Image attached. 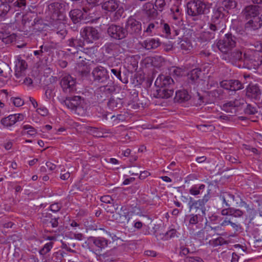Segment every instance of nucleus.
Wrapping results in <instances>:
<instances>
[{
	"label": "nucleus",
	"mask_w": 262,
	"mask_h": 262,
	"mask_svg": "<svg viewBox=\"0 0 262 262\" xmlns=\"http://www.w3.org/2000/svg\"><path fill=\"white\" fill-rule=\"evenodd\" d=\"M90 68L86 63H79L78 64V71L82 76H86L90 72Z\"/></svg>",
	"instance_id": "38"
},
{
	"label": "nucleus",
	"mask_w": 262,
	"mask_h": 262,
	"mask_svg": "<svg viewBox=\"0 0 262 262\" xmlns=\"http://www.w3.org/2000/svg\"><path fill=\"white\" fill-rule=\"evenodd\" d=\"M199 215L198 214H191L189 215V226H193L196 225L199 222Z\"/></svg>",
	"instance_id": "49"
},
{
	"label": "nucleus",
	"mask_w": 262,
	"mask_h": 262,
	"mask_svg": "<svg viewBox=\"0 0 262 262\" xmlns=\"http://www.w3.org/2000/svg\"><path fill=\"white\" fill-rule=\"evenodd\" d=\"M170 74L177 77L181 76L183 74V71L182 69L178 67H173L170 69Z\"/></svg>",
	"instance_id": "51"
},
{
	"label": "nucleus",
	"mask_w": 262,
	"mask_h": 262,
	"mask_svg": "<svg viewBox=\"0 0 262 262\" xmlns=\"http://www.w3.org/2000/svg\"><path fill=\"white\" fill-rule=\"evenodd\" d=\"M111 72L116 78L121 80V71L119 68H111Z\"/></svg>",
	"instance_id": "58"
},
{
	"label": "nucleus",
	"mask_w": 262,
	"mask_h": 262,
	"mask_svg": "<svg viewBox=\"0 0 262 262\" xmlns=\"http://www.w3.org/2000/svg\"><path fill=\"white\" fill-rule=\"evenodd\" d=\"M231 91H238L244 88L243 84L238 80H231Z\"/></svg>",
	"instance_id": "42"
},
{
	"label": "nucleus",
	"mask_w": 262,
	"mask_h": 262,
	"mask_svg": "<svg viewBox=\"0 0 262 262\" xmlns=\"http://www.w3.org/2000/svg\"><path fill=\"white\" fill-rule=\"evenodd\" d=\"M222 58L239 68L242 67L244 61V56H243L242 51L239 50L224 53Z\"/></svg>",
	"instance_id": "8"
},
{
	"label": "nucleus",
	"mask_w": 262,
	"mask_h": 262,
	"mask_svg": "<svg viewBox=\"0 0 262 262\" xmlns=\"http://www.w3.org/2000/svg\"><path fill=\"white\" fill-rule=\"evenodd\" d=\"M201 71L199 69H194L191 70L187 75L189 82L195 83L199 79Z\"/></svg>",
	"instance_id": "34"
},
{
	"label": "nucleus",
	"mask_w": 262,
	"mask_h": 262,
	"mask_svg": "<svg viewBox=\"0 0 262 262\" xmlns=\"http://www.w3.org/2000/svg\"><path fill=\"white\" fill-rule=\"evenodd\" d=\"M65 252L62 250H59L54 252L50 258L51 262H62Z\"/></svg>",
	"instance_id": "36"
},
{
	"label": "nucleus",
	"mask_w": 262,
	"mask_h": 262,
	"mask_svg": "<svg viewBox=\"0 0 262 262\" xmlns=\"http://www.w3.org/2000/svg\"><path fill=\"white\" fill-rule=\"evenodd\" d=\"M23 128L25 130H28L27 134L31 136H34L37 134L35 129L30 125H25Z\"/></svg>",
	"instance_id": "52"
},
{
	"label": "nucleus",
	"mask_w": 262,
	"mask_h": 262,
	"mask_svg": "<svg viewBox=\"0 0 262 262\" xmlns=\"http://www.w3.org/2000/svg\"><path fill=\"white\" fill-rule=\"evenodd\" d=\"M205 186L204 184H201L198 187L196 186H193L189 190V193L193 195H196L202 193L203 190L205 189Z\"/></svg>",
	"instance_id": "40"
},
{
	"label": "nucleus",
	"mask_w": 262,
	"mask_h": 262,
	"mask_svg": "<svg viewBox=\"0 0 262 262\" xmlns=\"http://www.w3.org/2000/svg\"><path fill=\"white\" fill-rule=\"evenodd\" d=\"M53 245V243L52 242H50L47 244H46L43 247L41 248L39 251V253L41 255H45L47 253H48L51 249L52 248Z\"/></svg>",
	"instance_id": "47"
},
{
	"label": "nucleus",
	"mask_w": 262,
	"mask_h": 262,
	"mask_svg": "<svg viewBox=\"0 0 262 262\" xmlns=\"http://www.w3.org/2000/svg\"><path fill=\"white\" fill-rule=\"evenodd\" d=\"M69 15L74 24L79 22L83 18V13L80 9H74L69 13Z\"/></svg>",
	"instance_id": "33"
},
{
	"label": "nucleus",
	"mask_w": 262,
	"mask_h": 262,
	"mask_svg": "<svg viewBox=\"0 0 262 262\" xmlns=\"http://www.w3.org/2000/svg\"><path fill=\"white\" fill-rule=\"evenodd\" d=\"M24 119V115L23 114H15L2 118L1 123L5 127H9L14 125L17 122L21 121Z\"/></svg>",
	"instance_id": "18"
},
{
	"label": "nucleus",
	"mask_w": 262,
	"mask_h": 262,
	"mask_svg": "<svg viewBox=\"0 0 262 262\" xmlns=\"http://www.w3.org/2000/svg\"><path fill=\"white\" fill-rule=\"evenodd\" d=\"M113 206L115 212H114V210H111V209H106L107 212H110L113 213L112 217L113 220L118 223L124 224L126 222L128 224L132 219V217L129 215V212L128 211H125L123 207H121L120 209L118 210V206L117 205L116 206L113 205Z\"/></svg>",
	"instance_id": "6"
},
{
	"label": "nucleus",
	"mask_w": 262,
	"mask_h": 262,
	"mask_svg": "<svg viewBox=\"0 0 262 262\" xmlns=\"http://www.w3.org/2000/svg\"><path fill=\"white\" fill-rule=\"evenodd\" d=\"M262 26V20L259 17H255L245 24V29L248 31L259 29Z\"/></svg>",
	"instance_id": "25"
},
{
	"label": "nucleus",
	"mask_w": 262,
	"mask_h": 262,
	"mask_svg": "<svg viewBox=\"0 0 262 262\" xmlns=\"http://www.w3.org/2000/svg\"><path fill=\"white\" fill-rule=\"evenodd\" d=\"M184 198L185 199L188 200V206L189 212H194L199 215H206L207 208H208L207 203L210 198L209 192L205 194L202 199L198 200H194L192 197Z\"/></svg>",
	"instance_id": "2"
},
{
	"label": "nucleus",
	"mask_w": 262,
	"mask_h": 262,
	"mask_svg": "<svg viewBox=\"0 0 262 262\" xmlns=\"http://www.w3.org/2000/svg\"><path fill=\"white\" fill-rule=\"evenodd\" d=\"M194 99L195 101H197V105H201L204 102V97L200 95V94L197 92L196 95L194 96Z\"/></svg>",
	"instance_id": "61"
},
{
	"label": "nucleus",
	"mask_w": 262,
	"mask_h": 262,
	"mask_svg": "<svg viewBox=\"0 0 262 262\" xmlns=\"http://www.w3.org/2000/svg\"><path fill=\"white\" fill-rule=\"evenodd\" d=\"M237 206L238 207H244L248 214L250 221H252L257 215V211L252 206L247 204L243 199H240L239 202H236Z\"/></svg>",
	"instance_id": "26"
},
{
	"label": "nucleus",
	"mask_w": 262,
	"mask_h": 262,
	"mask_svg": "<svg viewBox=\"0 0 262 262\" xmlns=\"http://www.w3.org/2000/svg\"><path fill=\"white\" fill-rule=\"evenodd\" d=\"M224 8L220 7H214L213 9L211 21L219 23L225 24Z\"/></svg>",
	"instance_id": "24"
},
{
	"label": "nucleus",
	"mask_w": 262,
	"mask_h": 262,
	"mask_svg": "<svg viewBox=\"0 0 262 262\" xmlns=\"http://www.w3.org/2000/svg\"><path fill=\"white\" fill-rule=\"evenodd\" d=\"M11 70L9 66L6 63H0V78H9L11 75Z\"/></svg>",
	"instance_id": "32"
},
{
	"label": "nucleus",
	"mask_w": 262,
	"mask_h": 262,
	"mask_svg": "<svg viewBox=\"0 0 262 262\" xmlns=\"http://www.w3.org/2000/svg\"><path fill=\"white\" fill-rule=\"evenodd\" d=\"M165 0H156L154 3L155 9L157 10L158 15L159 12H162L166 7Z\"/></svg>",
	"instance_id": "39"
},
{
	"label": "nucleus",
	"mask_w": 262,
	"mask_h": 262,
	"mask_svg": "<svg viewBox=\"0 0 262 262\" xmlns=\"http://www.w3.org/2000/svg\"><path fill=\"white\" fill-rule=\"evenodd\" d=\"M50 208L52 212H56L60 209L61 206L58 203H54L50 205Z\"/></svg>",
	"instance_id": "62"
},
{
	"label": "nucleus",
	"mask_w": 262,
	"mask_h": 262,
	"mask_svg": "<svg viewBox=\"0 0 262 262\" xmlns=\"http://www.w3.org/2000/svg\"><path fill=\"white\" fill-rule=\"evenodd\" d=\"M245 103V100L241 98H235L225 103L222 106V109L224 111L231 114L230 116L235 114L238 111V107L243 105Z\"/></svg>",
	"instance_id": "13"
},
{
	"label": "nucleus",
	"mask_w": 262,
	"mask_h": 262,
	"mask_svg": "<svg viewBox=\"0 0 262 262\" xmlns=\"http://www.w3.org/2000/svg\"><path fill=\"white\" fill-rule=\"evenodd\" d=\"M84 43L81 35L79 37H71L67 40V50L72 54H78L79 48H82L84 46Z\"/></svg>",
	"instance_id": "15"
},
{
	"label": "nucleus",
	"mask_w": 262,
	"mask_h": 262,
	"mask_svg": "<svg viewBox=\"0 0 262 262\" xmlns=\"http://www.w3.org/2000/svg\"><path fill=\"white\" fill-rule=\"evenodd\" d=\"M237 3L235 0H224L222 2V7L224 8V11L226 10L229 11L235 8Z\"/></svg>",
	"instance_id": "35"
},
{
	"label": "nucleus",
	"mask_w": 262,
	"mask_h": 262,
	"mask_svg": "<svg viewBox=\"0 0 262 262\" xmlns=\"http://www.w3.org/2000/svg\"><path fill=\"white\" fill-rule=\"evenodd\" d=\"M209 29L212 31L211 33V38H214L215 37L214 35L215 33H219V32H222L225 29L226 25L225 24L216 23L213 21H210V22L208 24Z\"/></svg>",
	"instance_id": "28"
},
{
	"label": "nucleus",
	"mask_w": 262,
	"mask_h": 262,
	"mask_svg": "<svg viewBox=\"0 0 262 262\" xmlns=\"http://www.w3.org/2000/svg\"><path fill=\"white\" fill-rule=\"evenodd\" d=\"M244 214V211L235 208H231V216L235 218H241L243 216Z\"/></svg>",
	"instance_id": "44"
},
{
	"label": "nucleus",
	"mask_w": 262,
	"mask_h": 262,
	"mask_svg": "<svg viewBox=\"0 0 262 262\" xmlns=\"http://www.w3.org/2000/svg\"><path fill=\"white\" fill-rule=\"evenodd\" d=\"M2 40L3 42H4V43H5L6 44H9L13 41L14 37L12 35H9L6 37H4L3 36Z\"/></svg>",
	"instance_id": "64"
},
{
	"label": "nucleus",
	"mask_w": 262,
	"mask_h": 262,
	"mask_svg": "<svg viewBox=\"0 0 262 262\" xmlns=\"http://www.w3.org/2000/svg\"><path fill=\"white\" fill-rule=\"evenodd\" d=\"M60 7H61V4L58 3H54L49 5V8L51 11H54L55 15H58L60 12L59 11Z\"/></svg>",
	"instance_id": "48"
},
{
	"label": "nucleus",
	"mask_w": 262,
	"mask_h": 262,
	"mask_svg": "<svg viewBox=\"0 0 262 262\" xmlns=\"http://www.w3.org/2000/svg\"><path fill=\"white\" fill-rule=\"evenodd\" d=\"M211 6V4L201 0H191L187 4V12L190 16H198L208 13Z\"/></svg>",
	"instance_id": "3"
},
{
	"label": "nucleus",
	"mask_w": 262,
	"mask_h": 262,
	"mask_svg": "<svg viewBox=\"0 0 262 262\" xmlns=\"http://www.w3.org/2000/svg\"><path fill=\"white\" fill-rule=\"evenodd\" d=\"M80 35L84 42L92 43L99 38L100 34L98 30L92 27H85L80 31Z\"/></svg>",
	"instance_id": "11"
},
{
	"label": "nucleus",
	"mask_w": 262,
	"mask_h": 262,
	"mask_svg": "<svg viewBox=\"0 0 262 262\" xmlns=\"http://www.w3.org/2000/svg\"><path fill=\"white\" fill-rule=\"evenodd\" d=\"M190 95L186 90H179L176 92L174 100L177 102L181 103L188 101L190 99Z\"/></svg>",
	"instance_id": "31"
},
{
	"label": "nucleus",
	"mask_w": 262,
	"mask_h": 262,
	"mask_svg": "<svg viewBox=\"0 0 262 262\" xmlns=\"http://www.w3.org/2000/svg\"><path fill=\"white\" fill-rule=\"evenodd\" d=\"M219 198L222 202L223 207H230V203L234 201L238 202L237 199H241L238 195L235 196L232 193L228 192H221Z\"/></svg>",
	"instance_id": "21"
},
{
	"label": "nucleus",
	"mask_w": 262,
	"mask_h": 262,
	"mask_svg": "<svg viewBox=\"0 0 262 262\" xmlns=\"http://www.w3.org/2000/svg\"><path fill=\"white\" fill-rule=\"evenodd\" d=\"M82 101L83 100L81 99V97L75 96L73 97L66 98V100L63 101V103L68 108L79 114L80 111L82 110Z\"/></svg>",
	"instance_id": "14"
},
{
	"label": "nucleus",
	"mask_w": 262,
	"mask_h": 262,
	"mask_svg": "<svg viewBox=\"0 0 262 262\" xmlns=\"http://www.w3.org/2000/svg\"><path fill=\"white\" fill-rule=\"evenodd\" d=\"M51 217L52 214L48 212H43L40 214L39 216V218L40 219L41 223L46 227L47 226V224L49 223V221Z\"/></svg>",
	"instance_id": "41"
},
{
	"label": "nucleus",
	"mask_w": 262,
	"mask_h": 262,
	"mask_svg": "<svg viewBox=\"0 0 262 262\" xmlns=\"http://www.w3.org/2000/svg\"><path fill=\"white\" fill-rule=\"evenodd\" d=\"M107 33L111 39L114 40H121L127 37L125 27L116 24L108 26Z\"/></svg>",
	"instance_id": "7"
},
{
	"label": "nucleus",
	"mask_w": 262,
	"mask_h": 262,
	"mask_svg": "<svg viewBox=\"0 0 262 262\" xmlns=\"http://www.w3.org/2000/svg\"><path fill=\"white\" fill-rule=\"evenodd\" d=\"M220 85L224 89L231 91V80L223 81L220 83Z\"/></svg>",
	"instance_id": "59"
},
{
	"label": "nucleus",
	"mask_w": 262,
	"mask_h": 262,
	"mask_svg": "<svg viewBox=\"0 0 262 262\" xmlns=\"http://www.w3.org/2000/svg\"><path fill=\"white\" fill-rule=\"evenodd\" d=\"M60 220V217L57 216H53L52 214V217L49 221V223L47 224V227H51L52 228H57L59 225V220Z\"/></svg>",
	"instance_id": "46"
},
{
	"label": "nucleus",
	"mask_w": 262,
	"mask_h": 262,
	"mask_svg": "<svg viewBox=\"0 0 262 262\" xmlns=\"http://www.w3.org/2000/svg\"><path fill=\"white\" fill-rule=\"evenodd\" d=\"M122 103L123 101L122 99L113 96L109 99L107 105L110 109L113 110L120 108L122 105Z\"/></svg>",
	"instance_id": "29"
},
{
	"label": "nucleus",
	"mask_w": 262,
	"mask_h": 262,
	"mask_svg": "<svg viewBox=\"0 0 262 262\" xmlns=\"http://www.w3.org/2000/svg\"><path fill=\"white\" fill-rule=\"evenodd\" d=\"M157 25L158 23L155 24L154 23H151L149 24L146 29L144 30V32L146 33L148 35H150L156 29V26Z\"/></svg>",
	"instance_id": "53"
},
{
	"label": "nucleus",
	"mask_w": 262,
	"mask_h": 262,
	"mask_svg": "<svg viewBox=\"0 0 262 262\" xmlns=\"http://www.w3.org/2000/svg\"><path fill=\"white\" fill-rule=\"evenodd\" d=\"M141 47L146 50H150L157 48L160 45L158 39L149 38L139 43Z\"/></svg>",
	"instance_id": "27"
},
{
	"label": "nucleus",
	"mask_w": 262,
	"mask_h": 262,
	"mask_svg": "<svg viewBox=\"0 0 262 262\" xmlns=\"http://www.w3.org/2000/svg\"><path fill=\"white\" fill-rule=\"evenodd\" d=\"M245 114L248 115H254L257 113V108L255 106L248 104L244 109Z\"/></svg>",
	"instance_id": "43"
},
{
	"label": "nucleus",
	"mask_w": 262,
	"mask_h": 262,
	"mask_svg": "<svg viewBox=\"0 0 262 262\" xmlns=\"http://www.w3.org/2000/svg\"><path fill=\"white\" fill-rule=\"evenodd\" d=\"M116 45L113 43L106 44L104 46V50L106 53L111 54L113 50L115 48Z\"/></svg>",
	"instance_id": "55"
},
{
	"label": "nucleus",
	"mask_w": 262,
	"mask_h": 262,
	"mask_svg": "<svg viewBox=\"0 0 262 262\" xmlns=\"http://www.w3.org/2000/svg\"><path fill=\"white\" fill-rule=\"evenodd\" d=\"M90 239L95 246L101 249H104L111 243V241L103 237H91Z\"/></svg>",
	"instance_id": "30"
},
{
	"label": "nucleus",
	"mask_w": 262,
	"mask_h": 262,
	"mask_svg": "<svg viewBox=\"0 0 262 262\" xmlns=\"http://www.w3.org/2000/svg\"><path fill=\"white\" fill-rule=\"evenodd\" d=\"M10 10V6L9 4L2 3L0 5V17L5 16Z\"/></svg>",
	"instance_id": "45"
},
{
	"label": "nucleus",
	"mask_w": 262,
	"mask_h": 262,
	"mask_svg": "<svg viewBox=\"0 0 262 262\" xmlns=\"http://www.w3.org/2000/svg\"><path fill=\"white\" fill-rule=\"evenodd\" d=\"M236 44V37L231 33H227L222 39L219 40L217 46L220 51L225 53L234 48Z\"/></svg>",
	"instance_id": "5"
},
{
	"label": "nucleus",
	"mask_w": 262,
	"mask_h": 262,
	"mask_svg": "<svg viewBox=\"0 0 262 262\" xmlns=\"http://www.w3.org/2000/svg\"><path fill=\"white\" fill-rule=\"evenodd\" d=\"M115 90V86L112 82H108L106 85L99 87L96 91L97 100L100 102H103L111 95Z\"/></svg>",
	"instance_id": "9"
},
{
	"label": "nucleus",
	"mask_w": 262,
	"mask_h": 262,
	"mask_svg": "<svg viewBox=\"0 0 262 262\" xmlns=\"http://www.w3.org/2000/svg\"><path fill=\"white\" fill-rule=\"evenodd\" d=\"M119 3L116 0H108L104 2L102 4V8L108 12H114V20H117L122 16L124 11L122 8H119Z\"/></svg>",
	"instance_id": "10"
},
{
	"label": "nucleus",
	"mask_w": 262,
	"mask_h": 262,
	"mask_svg": "<svg viewBox=\"0 0 262 262\" xmlns=\"http://www.w3.org/2000/svg\"><path fill=\"white\" fill-rule=\"evenodd\" d=\"M163 61V58L159 56H156L154 57L152 59V63L154 66L159 67L160 66V63Z\"/></svg>",
	"instance_id": "54"
},
{
	"label": "nucleus",
	"mask_w": 262,
	"mask_h": 262,
	"mask_svg": "<svg viewBox=\"0 0 262 262\" xmlns=\"http://www.w3.org/2000/svg\"><path fill=\"white\" fill-rule=\"evenodd\" d=\"M60 85L64 93H72L76 90V79L69 75H66L62 78Z\"/></svg>",
	"instance_id": "16"
},
{
	"label": "nucleus",
	"mask_w": 262,
	"mask_h": 262,
	"mask_svg": "<svg viewBox=\"0 0 262 262\" xmlns=\"http://www.w3.org/2000/svg\"><path fill=\"white\" fill-rule=\"evenodd\" d=\"M92 74L95 81L100 83H104L106 82L108 78V72L102 67H97L93 72Z\"/></svg>",
	"instance_id": "17"
},
{
	"label": "nucleus",
	"mask_w": 262,
	"mask_h": 262,
	"mask_svg": "<svg viewBox=\"0 0 262 262\" xmlns=\"http://www.w3.org/2000/svg\"><path fill=\"white\" fill-rule=\"evenodd\" d=\"M261 92L258 85H249L246 89V96L254 100H259Z\"/></svg>",
	"instance_id": "20"
},
{
	"label": "nucleus",
	"mask_w": 262,
	"mask_h": 262,
	"mask_svg": "<svg viewBox=\"0 0 262 262\" xmlns=\"http://www.w3.org/2000/svg\"><path fill=\"white\" fill-rule=\"evenodd\" d=\"M185 262H204V261H203V259L200 257L187 256L185 259Z\"/></svg>",
	"instance_id": "56"
},
{
	"label": "nucleus",
	"mask_w": 262,
	"mask_h": 262,
	"mask_svg": "<svg viewBox=\"0 0 262 262\" xmlns=\"http://www.w3.org/2000/svg\"><path fill=\"white\" fill-rule=\"evenodd\" d=\"M142 13L148 17L155 18L158 16L154 4L151 2L144 3L142 7Z\"/></svg>",
	"instance_id": "23"
},
{
	"label": "nucleus",
	"mask_w": 262,
	"mask_h": 262,
	"mask_svg": "<svg viewBox=\"0 0 262 262\" xmlns=\"http://www.w3.org/2000/svg\"><path fill=\"white\" fill-rule=\"evenodd\" d=\"M176 233L177 231L176 229H172L169 230L165 233V238L167 239L174 237L176 235Z\"/></svg>",
	"instance_id": "60"
},
{
	"label": "nucleus",
	"mask_w": 262,
	"mask_h": 262,
	"mask_svg": "<svg viewBox=\"0 0 262 262\" xmlns=\"http://www.w3.org/2000/svg\"><path fill=\"white\" fill-rule=\"evenodd\" d=\"M178 44L183 52L190 51L192 48L190 41L186 39H181Z\"/></svg>",
	"instance_id": "37"
},
{
	"label": "nucleus",
	"mask_w": 262,
	"mask_h": 262,
	"mask_svg": "<svg viewBox=\"0 0 262 262\" xmlns=\"http://www.w3.org/2000/svg\"><path fill=\"white\" fill-rule=\"evenodd\" d=\"M26 0H17L14 3V6L18 8H23L26 6Z\"/></svg>",
	"instance_id": "63"
},
{
	"label": "nucleus",
	"mask_w": 262,
	"mask_h": 262,
	"mask_svg": "<svg viewBox=\"0 0 262 262\" xmlns=\"http://www.w3.org/2000/svg\"><path fill=\"white\" fill-rule=\"evenodd\" d=\"M28 65L26 61L18 58L17 59L15 64V76L17 78L24 77L26 75L25 72L27 68Z\"/></svg>",
	"instance_id": "22"
},
{
	"label": "nucleus",
	"mask_w": 262,
	"mask_h": 262,
	"mask_svg": "<svg viewBox=\"0 0 262 262\" xmlns=\"http://www.w3.org/2000/svg\"><path fill=\"white\" fill-rule=\"evenodd\" d=\"M260 8L258 5H249L243 10L242 13L246 19H251L255 17H259Z\"/></svg>",
	"instance_id": "19"
},
{
	"label": "nucleus",
	"mask_w": 262,
	"mask_h": 262,
	"mask_svg": "<svg viewBox=\"0 0 262 262\" xmlns=\"http://www.w3.org/2000/svg\"><path fill=\"white\" fill-rule=\"evenodd\" d=\"M242 67L248 69H257L262 66V53L255 52L253 54L245 53Z\"/></svg>",
	"instance_id": "4"
},
{
	"label": "nucleus",
	"mask_w": 262,
	"mask_h": 262,
	"mask_svg": "<svg viewBox=\"0 0 262 262\" xmlns=\"http://www.w3.org/2000/svg\"><path fill=\"white\" fill-rule=\"evenodd\" d=\"M39 50H36L34 51V54L35 56H37V58L40 59L41 57L42 56V54L44 52H47L48 49V47L46 46H43V45L39 47Z\"/></svg>",
	"instance_id": "50"
},
{
	"label": "nucleus",
	"mask_w": 262,
	"mask_h": 262,
	"mask_svg": "<svg viewBox=\"0 0 262 262\" xmlns=\"http://www.w3.org/2000/svg\"><path fill=\"white\" fill-rule=\"evenodd\" d=\"M155 85L160 88L156 91L154 95L156 98L168 99L172 96L176 88L173 79L168 75H160L157 78Z\"/></svg>",
	"instance_id": "1"
},
{
	"label": "nucleus",
	"mask_w": 262,
	"mask_h": 262,
	"mask_svg": "<svg viewBox=\"0 0 262 262\" xmlns=\"http://www.w3.org/2000/svg\"><path fill=\"white\" fill-rule=\"evenodd\" d=\"M36 112L42 116H46L49 113L48 109L45 106L39 107L36 110Z\"/></svg>",
	"instance_id": "57"
},
{
	"label": "nucleus",
	"mask_w": 262,
	"mask_h": 262,
	"mask_svg": "<svg viewBox=\"0 0 262 262\" xmlns=\"http://www.w3.org/2000/svg\"><path fill=\"white\" fill-rule=\"evenodd\" d=\"M125 29L126 30L127 35L129 33L137 36L141 32L142 25L140 21L134 17L130 16L126 22Z\"/></svg>",
	"instance_id": "12"
}]
</instances>
